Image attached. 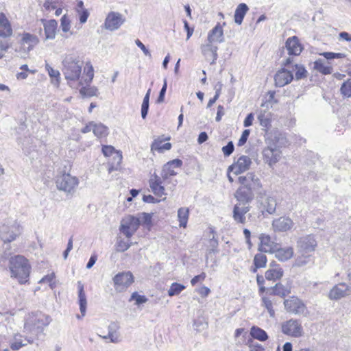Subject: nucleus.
<instances>
[{
	"label": "nucleus",
	"mask_w": 351,
	"mask_h": 351,
	"mask_svg": "<svg viewBox=\"0 0 351 351\" xmlns=\"http://www.w3.org/2000/svg\"><path fill=\"white\" fill-rule=\"evenodd\" d=\"M234 146L232 141H229L226 146L222 147V152L225 156H230L234 152Z\"/></svg>",
	"instance_id": "nucleus-56"
},
{
	"label": "nucleus",
	"mask_w": 351,
	"mask_h": 351,
	"mask_svg": "<svg viewBox=\"0 0 351 351\" xmlns=\"http://www.w3.org/2000/svg\"><path fill=\"white\" fill-rule=\"evenodd\" d=\"M260 243L258 250L265 253H274L276 250L278 244L274 242L271 237L265 234H261L259 236Z\"/></svg>",
	"instance_id": "nucleus-18"
},
{
	"label": "nucleus",
	"mask_w": 351,
	"mask_h": 351,
	"mask_svg": "<svg viewBox=\"0 0 351 351\" xmlns=\"http://www.w3.org/2000/svg\"><path fill=\"white\" fill-rule=\"evenodd\" d=\"M269 294L271 295H278L285 298L291 293V287L283 285L282 283H277L269 290Z\"/></svg>",
	"instance_id": "nucleus-33"
},
{
	"label": "nucleus",
	"mask_w": 351,
	"mask_h": 351,
	"mask_svg": "<svg viewBox=\"0 0 351 351\" xmlns=\"http://www.w3.org/2000/svg\"><path fill=\"white\" fill-rule=\"evenodd\" d=\"M250 133V130H247V129L245 130L242 132L241 136L240 137V138L238 141V143H237L238 146L241 147L247 142V140L249 137Z\"/></svg>",
	"instance_id": "nucleus-58"
},
{
	"label": "nucleus",
	"mask_w": 351,
	"mask_h": 351,
	"mask_svg": "<svg viewBox=\"0 0 351 351\" xmlns=\"http://www.w3.org/2000/svg\"><path fill=\"white\" fill-rule=\"evenodd\" d=\"M61 28L62 30L64 32H67L70 29L71 24H70V20L68 19V17L66 15H64L61 18Z\"/></svg>",
	"instance_id": "nucleus-57"
},
{
	"label": "nucleus",
	"mask_w": 351,
	"mask_h": 351,
	"mask_svg": "<svg viewBox=\"0 0 351 351\" xmlns=\"http://www.w3.org/2000/svg\"><path fill=\"white\" fill-rule=\"evenodd\" d=\"M263 305L267 308L269 315L271 317H274L275 315V311L273 308L272 302L267 297H263L262 298Z\"/></svg>",
	"instance_id": "nucleus-55"
},
{
	"label": "nucleus",
	"mask_w": 351,
	"mask_h": 351,
	"mask_svg": "<svg viewBox=\"0 0 351 351\" xmlns=\"http://www.w3.org/2000/svg\"><path fill=\"white\" fill-rule=\"evenodd\" d=\"M85 76H82L78 82L79 85L89 84L94 77V70L92 64L90 62H87L84 70Z\"/></svg>",
	"instance_id": "nucleus-34"
},
{
	"label": "nucleus",
	"mask_w": 351,
	"mask_h": 351,
	"mask_svg": "<svg viewBox=\"0 0 351 351\" xmlns=\"http://www.w3.org/2000/svg\"><path fill=\"white\" fill-rule=\"evenodd\" d=\"M171 148V144L170 143L162 144V140H155L151 145L152 151H158L161 153L165 150H169Z\"/></svg>",
	"instance_id": "nucleus-42"
},
{
	"label": "nucleus",
	"mask_w": 351,
	"mask_h": 351,
	"mask_svg": "<svg viewBox=\"0 0 351 351\" xmlns=\"http://www.w3.org/2000/svg\"><path fill=\"white\" fill-rule=\"evenodd\" d=\"M124 21L123 16L120 13L110 12L107 15L104 25L106 29L114 31L121 27Z\"/></svg>",
	"instance_id": "nucleus-12"
},
{
	"label": "nucleus",
	"mask_w": 351,
	"mask_h": 351,
	"mask_svg": "<svg viewBox=\"0 0 351 351\" xmlns=\"http://www.w3.org/2000/svg\"><path fill=\"white\" fill-rule=\"evenodd\" d=\"M115 289L121 292L125 290L134 282V277L131 272H121L113 278Z\"/></svg>",
	"instance_id": "nucleus-10"
},
{
	"label": "nucleus",
	"mask_w": 351,
	"mask_h": 351,
	"mask_svg": "<svg viewBox=\"0 0 351 351\" xmlns=\"http://www.w3.org/2000/svg\"><path fill=\"white\" fill-rule=\"evenodd\" d=\"M282 332L293 337H300L303 335V328L298 319H291L282 324Z\"/></svg>",
	"instance_id": "nucleus-8"
},
{
	"label": "nucleus",
	"mask_w": 351,
	"mask_h": 351,
	"mask_svg": "<svg viewBox=\"0 0 351 351\" xmlns=\"http://www.w3.org/2000/svg\"><path fill=\"white\" fill-rule=\"evenodd\" d=\"M167 80L165 79L164 80V84H163V86L160 91V93H159V95L158 97V99H157V102L158 103H162L164 101V99H165V93H166V90H167Z\"/></svg>",
	"instance_id": "nucleus-59"
},
{
	"label": "nucleus",
	"mask_w": 351,
	"mask_h": 351,
	"mask_svg": "<svg viewBox=\"0 0 351 351\" xmlns=\"http://www.w3.org/2000/svg\"><path fill=\"white\" fill-rule=\"evenodd\" d=\"M250 210L249 205L236 204L233 208L232 217L237 223L244 224L246 221L245 214Z\"/></svg>",
	"instance_id": "nucleus-19"
},
{
	"label": "nucleus",
	"mask_w": 351,
	"mask_h": 351,
	"mask_svg": "<svg viewBox=\"0 0 351 351\" xmlns=\"http://www.w3.org/2000/svg\"><path fill=\"white\" fill-rule=\"evenodd\" d=\"M131 243L125 241L123 239H119L116 244V250L117 252H125L131 246Z\"/></svg>",
	"instance_id": "nucleus-53"
},
{
	"label": "nucleus",
	"mask_w": 351,
	"mask_h": 351,
	"mask_svg": "<svg viewBox=\"0 0 351 351\" xmlns=\"http://www.w3.org/2000/svg\"><path fill=\"white\" fill-rule=\"evenodd\" d=\"M137 219H140V225L149 230L152 226V213H139Z\"/></svg>",
	"instance_id": "nucleus-40"
},
{
	"label": "nucleus",
	"mask_w": 351,
	"mask_h": 351,
	"mask_svg": "<svg viewBox=\"0 0 351 351\" xmlns=\"http://www.w3.org/2000/svg\"><path fill=\"white\" fill-rule=\"evenodd\" d=\"M143 200L145 202H147V203H158L161 201V199H158L157 198H155L154 197H153L152 195H143Z\"/></svg>",
	"instance_id": "nucleus-64"
},
{
	"label": "nucleus",
	"mask_w": 351,
	"mask_h": 351,
	"mask_svg": "<svg viewBox=\"0 0 351 351\" xmlns=\"http://www.w3.org/2000/svg\"><path fill=\"white\" fill-rule=\"evenodd\" d=\"M172 165H176L177 167H180L182 165V161L180 159H174L167 162L163 166L161 171V177L162 180H167L169 177L174 176L177 174L172 168Z\"/></svg>",
	"instance_id": "nucleus-22"
},
{
	"label": "nucleus",
	"mask_w": 351,
	"mask_h": 351,
	"mask_svg": "<svg viewBox=\"0 0 351 351\" xmlns=\"http://www.w3.org/2000/svg\"><path fill=\"white\" fill-rule=\"evenodd\" d=\"M283 274L284 271L279 265L271 263L269 269L266 271L265 276L267 280L275 281L280 279Z\"/></svg>",
	"instance_id": "nucleus-28"
},
{
	"label": "nucleus",
	"mask_w": 351,
	"mask_h": 351,
	"mask_svg": "<svg viewBox=\"0 0 351 351\" xmlns=\"http://www.w3.org/2000/svg\"><path fill=\"white\" fill-rule=\"evenodd\" d=\"M263 158L265 163L272 167L281 158V151L274 144L265 147L262 152Z\"/></svg>",
	"instance_id": "nucleus-9"
},
{
	"label": "nucleus",
	"mask_w": 351,
	"mask_h": 351,
	"mask_svg": "<svg viewBox=\"0 0 351 351\" xmlns=\"http://www.w3.org/2000/svg\"><path fill=\"white\" fill-rule=\"evenodd\" d=\"M223 41V33L221 26L218 23L208 34V42H218L222 43Z\"/></svg>",
	"instance_id": "nucleus-32"
},
{
	"label": "nucleus",
	"mask_w": 351,
	"mask_h": 351,
	"mask_svg": "<svg viewBox=\"0 0 351 351\" xmlns=\"http://www.w3.org/2000/svg\"><path fill=\"white\" fill-rule=\"evenodd\" d=\"M292 219L287 217H280L272 222V227L276 232H286L293 227Z\"/></svg>",
	"instance_id": "nucleus-20"
},
{
	"label": "nucleus",
	"mask_w": 351,
	"mask_h": 351,
	"mask_svg": "<svg viewBox=\"0 0 351 351\" xmlns=\"http://www.w3.org/2000/svg\"><path fill=\"white\" fill-rule=\"evenodd\" d=\"M80 16V21L81 23H84L87 21L88 17L89 16V12L87 9L85 10H79L77 12Z\"/></svg>",
	"instance_id": "nucleus-60"
},
{
	"label": "nucleus",
	"mask_w": 351,
	"mask_h": 351,
	"mask_svg": "<svg viewBox=\"0 0 351 351\" xmlns=\"http://www.w3.org/2000/svg\"><path fill=\"white\" fill-rule=\"evenodd\" d=\"M217 49L218 47L213 45V43H209L202 45L201 46V50L204 56L208 60H212L211 64H215L217 59Z\"/></svg>",
	"instance_id": "nucleus-24"
},
{
	"label": "nucleus",
	"mask_w": 351,
	"mask_h": 351,
	"mask_svg": "<svg viewBox=\"0 0 351 351\" xmlns=\"http://www.w3.org/2000/svg\"><path fill=\"white\" fill-rule=\"evenodd\" d=\"M51 321L49 316L40 311L32 313L25 319L23 332L38 339L39 335L43 334L45 327L47 326Z\"/></svg>",
	"instance_id": "nucleus-1"
},
{
	"label": "nucleus",
	"mask_w": 351,
	"mask_h": 351,
	"mask_svg": "<svg viewBox=\"0 0 351 351\" xmlns=\"http://www.w3.org/2000/svg\"><path fill=\"white\" fill-rule=\"evenodd\" d=\"M341 93L345 96L350 97H351V79H348L347 81L343 83L340 88Z\"/></svg>",
	"instance_id": "nucleus-50"
},
{
	"label": "nucleus",
	"mask_w": 351,
	"mask_h": 351,
	"mask_svg": "<svg viewBox=\"0 0 351 351\" xmlns=\"http://www.w3.org/2000/svg\"><path fill=\"white\" fill-rule=\"evenodd\" d=\"M45 69L48 72L49 75L51 78V82L56 86L60 84V72L58 70L53 69L48 63L45 64Z\"/></svg>",
	"instance_id": "nucleus-46"
},
{
	"label": "nucleus",
	"mask_w": 351,
	"mask_h": 351,
	"mask_svg": "<svg viewBox=\"0 0 351 351\" xmlns=\"http://www.w3.org/2000/svg\"><path fill=\"white\" fill-rule=\"evenodd\" d=\"M267 257L263 254H257L254 258V265L256 268H263L266 266Z\"/></svg>",
	"instance_id": "nucleus-49"
},
{
	"label": "nucleus",
	"mask_w": 351,
	"mask_h": 351,
	"mask_svg": "<svg viewBox=\"0 0 351 351\" xmlns=\"http://www.w3.org/2000/svg\"><path fill=\"white\" fill-rule=\"evenodd\" d=\"M254 191L240 186L236 191L234 197L239 202V204L247 205L254 199Z\"/></svg>",
	"instance_id": "nucleus-21"
},
{
	"label": "nucleus",
	"mask_w": 351,
	"mask_h": 351,
	"mask_svg": "<svg viewBox=\"0 0 351 351\" xmlns=\"http://www.w3.org/2000/svg\"><path fill=\"white\" fill-rule=\"evenodd\" d=\"M135 43L136 45L143 51L145 56L151 57V53L146 48V47L143 45V43H141L138 39H136Z\"/></svg>",
	"instance_id": "nucleus-63"
},
{
	"label": "nucleus",
	"mask_w": 351,
	"mask_h": 351,
	"mask_svg": "<svg viewBox=\"0 0 351 351\" xmlns=\"http://www.w3.org/2000/svg\"><path fill=\"white\" fill-rule=\"evenodd\" d=\"M239 182L241 184V187L254 191L261 186L260 179L252 172L247 173L245 176H240L239 178Z\"/></svg>",
	"instance_id": "nucleus-13"
},
{
	"label": "nucleus",
	"mask_w": 351,
	"mask_h": 351,
	"mask_svg": "<svg viewBox=\"0 0 351 351\" xmlns=\"http://www.w3.org/2000/svg\"><path fill=\"white\" fill-rule=\"evenodd\" d=\"M248 10L249 8L245 3H241L239 4L234 12V22L238 25H241Z\"/></svg>",
	"instance_id": "nucleus-35"
},
{
	"label": "nucleus",
	"mask_w": 351,
	"mask_h": 351,
	"mask_svg": "<svg viewBox=\"0 0 351 351\" xmlns=\"http://www.w3.org/2000/svg\"><path fill=\"white\" fill-rule=\"evenodd\" d=\"M293 80L292 71L287 68H282L277 71L274 75V81L276 86L283 87L289 84Z\"/></svg>",
	"instance_id": "nucleus-15"
},
{
	"label": "nucleus",
	"mask_w": 351,
	"mask_h": 351,
	"mask_svg": "<svg viewBox=\"0 0 351 351\" xmlns=\"http://www.w3.org/2000/svg\"><path fill=\"white\" fill-rule=\"evenodd\" d=\"M149 186L152 192L158 197L165 195V188L162 186V180L158 175L154 173L149 180Z\"/></svg>",
	"instance_id": "nucleus-23"
},
{
	"label": "nucleus",
	"mask_w": 351,
	"mask_h": 351,
	"mask_svg": "<svg viewBox=\"0 0 351 351\" xmlns=\"http://www.w3.org/2000/svg\"><path fill=\"white\" fill-rule=\"evenodd\" d=\"M291 71H292V73H295V77L296 80H300L306 77L307 76V71L302 65L295 64L294 65L291 66Z\"/></svg>",
	"instance_id": "nucleus-45"
},
{
	"label": "nucleus",
	"mask_w": 351,
	"mask_h": 351,
	"mask_svg": "<svg viewBox=\"0 0 351 351\" xmlns=\"http://www.w3.org/2000/svg\"><path fill=\"white\" fill-rule=\"evenodd\" d=\"M93 133L96 136L99 138L104 137L108 135V129L106 125L101 123H94Z\"/></svg>",
	"instance_id": "nucleus-47"
},
{
	"label": "nucleus",
	"mask_w": 351,
	"mask_h": 351,
	"mask_svg": "<svg viewBox=\"0 0 351 351\" xmlns=\"http://www.w3.org/2000/svg\"><path fill=\"white\" fill-rule=\"evenodd\" d=\"M82 66V61L72 57L66 58L64 60L62 72L70 86H73V82L80 81Z\"/></svg>",
	"instance_id": "nucleus-3"
},
{
	"label": "nucleus",
	"mask_w": 351,
	"mask_h": 351,
	"mask_svg": "<svg viewBox=\"0 0 351 351\" xmlns=\"http://www.w3.org/2000/svg\"><path fill=\"white\" fill-rule=\"evenodd\" d=\"M350 293V287L344 283H339L334 286L328 293V298L332 300H338L342 298L349 295Z\"/></svg>",
	"instance_id": "nucleus-14"
},
{
	"label": "nucleus",
	"mask_w": 351,
	"mask_h": 351,
	"mask_svg": "<svg viewBox=\"0 0 351 351\" xmlns=\"http://www.w3.org/2000/svg\"><path fill=\"white\" fill-rule=\"evenodd\" d=\"M97 89L95 87H82L80 90L81 95L86 97H92L97 95Z\"/></svg>",
	"instance_id": "nucleus-51"
},
{
	"label": "nucleus",
	"mask_w": 351,
	"mask_h": 351,
	"mask_svg": "<svg viewBox=\"0 0 351 351\" xmlns=\"http://www.w3.org/2000/svg\"><path fill=\"white\" fill-rule=\"evenodd\" d=\"M22 233V228L15 220L7 219L0 226V239L4 243H10Z\"/></svg>",
	"instance_id": "nucleus-4"
},
{
	"label": "nucleus",
	"mask_w": 351,
	"mask_h": 351,
	"mask_svg": "<svg viewBox=\"0 0 351 351\" xmlns=\"http://www.w3.org/2000/svg\"><path fill=\"white\" fill-rule=\"evenodd\" d=\"M250 335L253 338L261 341H266L268 339L267 332L262 328L256 326L251 328Z\"/></svg>",
	"instance_id": "nucleus-39"
},
{
	"label": "nucleus",
	"mask_w": 351,
	"mask_h": 351,
	"mask_svg": "<svg viewBox=\"0 0 351 351\" xmlns=\"http://www.w3.org/2000/svg\"><path fill=\"white\" fill-rule=\"evenodd\" d=\"M9 268L11 277L17 279L19 283L24 284L28 281L30 266L28 260L24 256L17 255L10 259Z\"/></svg>",
	"instance_id": "nucleus-2"
},
{
	"label": "nucleus",
	"mask_w": 351,
	"mask_h": 351,
	"mask_svg": "<svg viewBox=\"0 0 351 351\" xmlns=\"http://www.w3.org/2000/svg\"><path fill=\"white\" fill-rule=\"evenodd\" d=\"M57 25L58 23L56 20H49L45 23L44 29L47 39L55 38Z\"/></svg>",
	"instance_id": "nucleus-38"
},
{
	"label": "nucleus",
	"mask_w": 351,
	"mask_h": 351,
	"mask_svg": "<svg viewBox=\"0 0 351 351\" xmlns=\"http://www.w3.org/2000/svg\"><path fill=\"white\" fill-rule=\"evenodd\" d=\"M39 39L37 36L29 33H23L21 38V45L24 47L27 45V51H31L38 45Z\"/></svg>",
	"instance_id": "nucleus-30"
},
{
	"label": "nucleus",
	"mask_w": 351,
	"mask_h": 351,
	"mask_svg": "<svg viewBox=\"0 0 351 351\" xmlns=\"http://www.w3.org/2000/svg\"><path fill=\"white\" fill-rule=\"evenodd\" d=\"M189 210L188 208L182 207L178 209V217L180 222V226L186 228L188 219H189Z\"/></svg>",
	"instance_id": "nucleus-41"
},
{
	"label": "nucleus",
	"mask_w": 351,
	"mask_h": 351,
	"mask_svg": "<svg viewBox=\"0 0 351 351\" xmlns=\"http://www.w3.org/2000/svg\"><path fill=\"white\" fill-rule=\"evenodd\" d=\"M102 152L105 156H110L114 155V160L117 165L121 164L122 160V155L119 152H117L115 149L111 145H104L102 147Z\"/></svg>",
	"instance_id": "nucleus-37"
},
{
	"label": "nucleus",
	"mask_w": 351,
	"mask_h": 351,
	"mask_svg": "<svg viewBox=\"0 0 351 351\" xmlns=\"http://www.w3.org/2000/svg\"><path fill=\"white\" fill-rule=\"evenodd\" d=\"M184 289H185V286L184 285H183L182 284H180V283L173 282V283L171 284V285L170 286L169 289L168 290V295L170 297H172V296H174V295H178Z\"/></svg>",
	"instance_id": "nucleus-48"
},
{
	"label": "nucleus",
	"mask_w": 351,
	"mask_h": 351,
	"mask_svg": "<svg viewBox=\"0 0 351 351\" xmlns=\"http://www.w3.org/2000/svg\"><path fill=\"white\" fill-rule=\"evenodd\" d=\"M135 300V304L136 305H140L141 304L145 303L147 302L148 299L145 295H139L137 292H134L131 298L130 299V301Z\"/></svg>",
	"instance_id": "nucleus-52"
},
{
	"label": "nucleus",
	"mask_w": 351,
	"mask_h": 351,
	"mask_svg": "<svg viewBox=\"0 0 351 351\" xmlns=\"http://www.w3.org/2000/svg\"><path fill=\"white\" fill-rule=\"evenodd\" d=\"M10 48V45L7 42L0 40V59L3 58L4 53Z\"/></svg>",
	"instance_id": "nucleus-61"
},
{
	"label": "nucleus",
	"mask_w": 351,
	"mask_h": 351,
	"mask_svg": "<svg viewBox=\"0 0 351 351\" xmlns=\"http://www.w3.org/2000/svg\"><path fill=\"white\" fill-rule=\"evenodd\" d=\"M298 246L300 252L304 255L315 250L317 242L313 236L308 235L300 239Z\"/></svg>",
	"instance_id": "nucleus-16"
},
{
	"label": "nucleus",
	"mask_w": 351,
	"mask_h": 351,
	"mask_svg": "<svg viewBox=\"0 0 351 351\" xmlns=\"http://www.w3.org/2000/svg\"><path fill=\"white\" fill-rule=\"evenodd\" d=\"M78 184V178L69 173H63L58 176L56 179L57 188L67 193H73Z\"/></svg>",
	"instance_id": "nucleus-5"
},
{
	"label": "nucleus",
	"mask_w": 351,
	"mask_h": 351,
	"mask_svg": "<svg viewBox=\"0 0 351 351\" xmlns=\"http://www.w3.org/2000/svg\"><path fill=\"white\" fill-rule=\"evenodd\" d=\"M206 277V275L205 273H202L201 274L199 275H197V276H195V277H193L191 280V283L193 286L195 285L199 281H202V280H204Z\"/></svg>",
	"instance_id": "nucleus-62"
},
{
	"label": "nucleus",
	"mask_w": 351,
	"mask_h": 351,
	"mask_svg": "<svg viewBox=\"0 0 351 351\" xmlns=\"http://www.w3.org/2000/svg\"><path fill=\"white\" fill-rule=\"evenodd\" d=\"M54 278L55 274L51 273L41 278L39 281V283H47L50 286L51 289H53L56 286Z\"/></svg>",
	"instance_id": "nucleus-54"
},
{
	"label": "nucleus",
	"mask_w": 351,
	"mask_h": 351,
	"mask_svg": "<svg viewBox=\"0 0 351 351\" xmlns=\"http://www.w3.org/2000/svg\"><path fill=\"white\" fill-rule=\"evenodd\" d=\"M286 48L289 55L298 56L302 51V47L296 36L289 38L286 41Z\"/></svg>",
	"instance_id": "nucleus-26"
},
{
	"label": "nucleus",
	"mask_w": 351,
	"mask_h": 351,
	"mask_svg": "<svg viewBox=\"0 0 351 351\" xmlns=\"http://www.w3.org/2000/svg\"><path fill=\"white\" fill-rule=\"evenodd\" d=\"M261 205L263 207V210L261 211L262 215H264L265 211L269 214H273L276 211L277 204L274 197H268L262 202Z\"/></svg>",
	"instance_id": "nucleus-36"
},
{
	"label": "nucleus",
	"mask_w": 351,
	"mask_h": 351,
	"mask_svg": "<svg viewBox=\"0 0 351 351\" xmlns=\"http://www.w3.org/2000/svg\"><path fill=\"white\" fill-rule=\"evenodd\" d=\"M12 34L11 24L3 12L0 13V37L7 38Z\"/></svg>",
	"instance_id": "nucleus-27"
},
{
	"label": "nucleus",
	"mask_w": 351,
	"mask_h": 351,
	"mask_svg": "<svg viewBox=\"0 0 351 351\" xmlns=\"http://www.w3.org/2000/svg\"><path fill=\"white\" fill-rule=\"evenodd\" d=\"M210 232L213 234L212 238L209 241V250L208 253L206 254V262L208 261V256L211 253H217L218 252V240L215 237V231L213 228H210Z\"/></svg>",
	"instance_id": "nucleus-43"
},
{
	"label": "nucleus",
	"mask_w": 351,
	"mask_h": 351,
	"mask_svg": "<svg viewBox=\"0 0 351 351\" xmlns=\"http://www.w3.org/2000/svg\"><path fill=\"white\" fill-rule=\"evenodd\" d=\"M34 339L35 338L32 335L26 336L23 339V337L21 334H15L13 339L10 341V348L14 351L19 350L27 343H33Z\"/></svg>",
	"instance_id": "nucleus-17"
},
{
	"label": "nucleus",
	"mask_w": 351,
	"mask_h": 351,
	"mask_svg": "<svg viewBox=\"0 0 351 351\" xmlns=\"http://www.w3.org/2000/svg\"><path fill=\"white\" fill-rule=\"evenodd\" d=\"M78 287V303L80 305V310L82 314V317H84L86 314L87 300L86 296L84 290V285L81 282H77Z\"/></svg>",
	"instance_id": "nucleus-31"
},
{
	"label": "nucleus",
	"mask_w": 351,
	"mask_h": 351,
	"mask_svg": "<svg viewBox=\"0 0 351 351\" xmlns=\"http://www.w3.org/2000/svg\"><path fill=\"white\" fill-rule=\"evenodd\" d=\"M275 257L280 261H286L291 258L293 256V249L291 247L280 248L278 245L276 250H274Z\"/></svg>",
	"instance_id": "nucleus-29"
},
{
	"label": "nucleus",
	"mask_w": 351,
	"mask_h": 351,
	"mask_svg": "<svg viewBox=\"0 0 351 351\" xmlns=\"http://www.w3.org/2000/svg\"><path fill=\"white\" fill-rule=\"evenodd\" d=\"M252 164L251 158L247 156H241L237 161L228 168V172H233L236 175L247 171Z\"/></svg>",
	"instance_id": "nucleus-11"
},
{
	"label": "nucleus",
	"mask_w": 351,
	"mask_h": 351,
	"mask_svg": "<svg viewBox=\"0 0 351 351\" xmlns=\"http://www.w3.org/2000/svg\"><path fill=\"white\" fill-rule=\"evenodd\" d=\"M119 326L117 323L112 322L108 327V333L107 335H99L103 339H110V342L117 343L121 341L120 335L118 332Z\"/></svg>",
	"instance_id": "nucleus-25"
},
{
	"label": "nucleus",
	"mask_w": 351,
	"mask_h": 351,
	"mask_svg": "<svg viewBox=\"0 0 351 351\" xmlns=\"http://www.w3.org/2000/svg\"><path fill=\"white\" fill-rule=\"evenodd\" d=\"M284 306L285 310L289 313L307 315L308 310L306 305L298 297L291 296L285 300Z\"/></svg>",
	"instance_id": "nucleus-6"
},
{
	"label": "nucleus",
	"mask_w": 351,
	"mask_h": 351,
	"mask_svg": "<svg viewBox=\"0 0 351 351\" xmlns=\"http://www.w3.org/2000/svg\"><path fill=\"white\" fill-rule=\"evenodd\" d=\"M140 226V219L132 215L126 216L121 221L119 230L130 239L136 232Z\"/></svg>",
	"instance_id": "nucleus-7"
},
{
	"label": "nucleus",
	"mask_w": 351,
	"mask_h": 351,
	"mask_svg": "<svg viewBox=\"0 0 351 351\" xmlns=\"http://www.w3.org/2000/svg\"><path fill=\"white\" fill-rule=\"evenodd\" d=\"M314 69L324 75L330 74L332 71V68L325 64L322 60H316L314 62Z\"/></svg>",
	"instance_id": "nucleus-44"
}]
</instances>
